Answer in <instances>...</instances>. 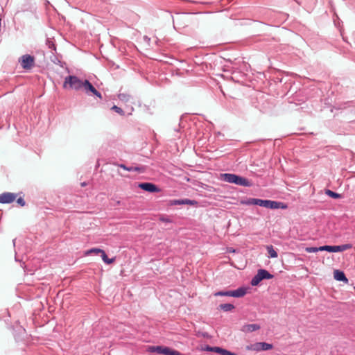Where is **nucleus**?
Masks as SVG:
<instances>
[{"label":"nucleus","instance_id":"nucleus-1","mask_svg":"<svg viewBox=\"0 0 355 355\" xmlns=\"http://www.w3.org/2000/svg\"><path fill=\"white\" fill-rule=\"evenodd\" d=\"M222 180L229 183L243 187H250L252 183L245 178L233 173H224L221 175Z\"/></svg>","mask_w":355,"mask_h":355},{"label":"nucleus","instance_id":"nucleus-2","mask_svg":"<svg viewBox=\"0 0 355 355\" xmlns=\"http://www.w3.org/2000/svg\"><path fill=\"white\" fill-rule=\"evenodd\" d=\"M83 86L84 81H82L76 76H67L64 79V82L63 84L64 88L69 87L70 89H73L75 90H78L83 87Z\"/></svg>","mask_w":355,"mask_h":355},{"label":"nucleus","instance_id":"nucleus-3","mask_svg":"<svg viewBox=\"0 0 355 355\" xmlns=\"http://www.w3.org/2000/svg\"><path fill=\"white\" fill-rule=\"evenodd\" d=\"M246 294V288L240 287L234 291H220L214 293L215 296H227L233 297H241Z\"/></svg>","mask_w":355,"mask_h":355},{"label":"nucleus","instance_id":"nucleus-4","mask_svg":"<svg viewBox=\"0 0 355 355\" xmlns=\"http://www.w3.org/2000/svg\"><path fill=\"white\" fill-rule=\"evenodd\" d=\"M150 352L164 355H182L180 352L165 346H152L150 347Z\"/></svg>","mask_w":355,"mask_h":355},{"label":"nucleus","instance_id":"nucleus-5","mask_svg":"<svg viewBox=\"0 0 355 355\" xmlns=\"http://www.w3.org/2000/svg\"><path fill=\"white\" fill-rule=\"evenodd\" d=\"M352 248V244L347 243L340 245H323L320 246V249L322 250V251H327L329 252H338L351 249Z\"/></svg>","mask_w":355,"mask_h":355},{"label":"nucleus","instance_id":"nucleus-6","mask_svg":"<svg viewBox=\"0 0 355 355\" xmlns=\"http://www.w3.org/2000/svg\"><path fill=\"white\" fill-rule=\"evenodd\" d=\"M34 58L28 54L24 55L19 59L21 66L24 69H31L34 64Z\"/></svg>","mask_w":355,"mask_h":355},{"label":"nucleus","instance_id":"nucleus-7","mask_svg":"<svg viewBox=\"0 0 355 355\" xmlns=\"http://www.w3.org/2000/svg\"><path fill=\"white\" fill-rule=\"evenodd\" d=\"M83 88L87 94H89L90 92L96 97L99 98L100 99H102L103 97L101 94L91 84V83L89 80H84Z\"/></svg>","mask_w":355,"mask_h":355},{"label":"nucleus","instance_id":"nucleus-8","mask_svg":"<svg viewBox=\"0 0 355 355\" xmlns=\"http://www.w3.org/2000/svg\"><path fill=\"white\" fill-rule=\"evenodd\" d=\"M138 187L150 193H157L160 191V189L151 182H141L138 184Z\"/></svg>","mask_w":355,"mask_h":355},{"label":"nucleus","instance_id":"nucleus-9","mask_svg":"<svg viewBox=\"0 0 355 355\" xmlns=\"http://www.w3.org/2000/svg\"><path fill=\"white\" fill-rule=\"evenodd\" d=\"M17 197V194L14 193L5 192L0 195V203L8 204L12 202Z\"/></svg>","mask_w":355,"mask_h":355},{"label":"nucleus","instance_id":"nucleus-10","mask_svg":"<svg viewBox=\"0 0 355 355\" xmlns=\"http://www.w3.org/2000/svg\"><path fill=\"white\" fill-rule=\"evenodd\" d=\"M273 107L272 103L268 101L267 100H264L263 97L260 98V101H259L258 108L262 112H267L270 111Z\"/></svg>","mask_w":355,"mask_h":355},{"label":"nucleus","instance_id":"nucleus-11","mask_svg":"<svg viewBox=\"0 0 355 355\" xmlns=\"http://www.w3.org/2000/svg\"><path fill=\"white\" fill-rule=\"evenodd\" d=\"M198 204V202L195 200H190V199H178V200H173L171 202L172 205H188L191 206H196Z\"/></svg>","mask_w":355,"mask_h":355},{"label":"nucleus","instance_id":"nucleus-12","mask_svg":"<svg viewBox=\"0 0 355 355\" xmlns=\"http://www.w3.org/2000/svg\"><path fill=\"white\" fill-rule=\"evenodd\" d=\"M266 208H269V209H286L287 205L285 203L282 202H277V201L268 200Z\"/></svg>","mask_w":355,"mask_h":355},{"label":"nucleus","instance_id":"nucleus-13","mask_svg":"<svg viewBox=\"0 0 355 355\" xmlns=\"http://www.w3.org/2000/svg\"><path fill=\"white\" fill-rule=\"evenodd\" d=\"M261 328L258 324H247L242 327L241 331L245 333L253 332Z\"/></svg>","mask_w":355,"mask_h":355},{"label":"nucleus","instance_id":"nucleus-14","mask_svg":"<svg viewBox=\"0 0 355 355\" xmlns=\"http://www.w3.org/2000/svg\"><path fill=\"white\" fill-rule=\"evenodd\" d=\"M334 278L338 281H341V282H347V279L345 277V273L343 271H340L338 270H335Z\"/></svg>","mask_w":355,"mask_h":355},{"label":"nucleus","instance_id":"nucleus-15","mask_svg":"<svg viewBox=\"0 0 355 355\" xmlns=\"http://www.w3.org/2000/svg\"><path fill=\"white\" fill-rule=\"evenodd\" d=\"M258 272H259V275H261V278L262 280L270 279L273 277V275L265 269H259V270H258Z\"/></svg>","mask_w":355,"mask_h":355},{"label":"nucleus","instance_id":"nucleus-16","mask_svg":"<svg viewBox=\"0 0 355 355\" xmlns=\"http://www.w3.org/2000/svg\"><path fill=\"white\" fill-rule=\"evenodd\" d=\"M120 168H123L127 171H135V172H142L143 170L141 167L139 166H126L125 164H121L119 165Z\"/></svg>","mask_w":355,"mask_h":355},{"label":"nucleus","instance_id":"nucleus-17","mask_svg":"<svg viewBox=\"0 0 355 355\" xmlns=\"http://www.w3.org/2000/svg\"><path fill=\"white\" fill-rule=\"evenodd\" d=\"M266 250L268 253V257L269 258H276L277 257L278 254L276 250L274 249L272 245H267Z\"/></svg>","mask_w":355,"mask_h":355},{"label":"nucleus","instance_id":"nucleus-18","mask_svg":"<svg viewBox=\"0 0 355 355\" xmlns=\"http://www.w3.org/2000/svg\"><path fill=\"white\" fill-rule=\"evenodd\" d=\"M219 309L223 310V311L227 312L231 311L234 309V306L232 304H221L219 305Z\"/></svg>","mask_w":355,"mask_h":355},{"label":"nucleus","instance_id":"nucleus-19","mask_svg":"<svg viewBox=\"0 0 355 355\" xmlns=\"http://www.w3.org/2000/svg\"><path fill=\"white\" fill-rule=\"evenodd\" d=\"M118 98L123 102H128L132 98L131 96L125 93H120L118 94Z\"/></svg>","mask_w":355,"mask_h":355},{"label":"nucleus","instance_id":"nucleus-20","mask_svg":"<svg viewBox=\"0 0 355 355\" xmlns=\"http://www.w3.org/2000/svg\"><path fill=\"white\" fill-rule=\"evenodd\" d=\"M262 281L261 278V275H259V272L257 271V273L252 277L251 280V285L252 286H257L260 282Z\"/></svg>","mask_w":355,"mask_h":355},{"label":"nucleus","instance_id":"nucleus-21","mask_svg":"<svg viewBox=\"0 0 355 355\" xmlns=\"http://www.w3.org/2000/svg\"><path fill=\"white\" fill-rule=\"evenodd\" d=\"M261 343H256L254 344H252L250 345H248L246 347L247 350H253V351H261Z\"/></svg>","mask_w":355,"mask_h":355},{"label":"nucleus","instance_id":"nucleus-22","mask_svg":"<svg viewBox=\"0 0 355 355\" xmlns=\"http://www.w3.org/2000/svg\"><path fill=\"white\" fill-rule=\"evenodd\" d=\"M101 254L102 259L105 263L110 264L114 261L115 259L114 258H111V259L108 258L104 250H103Z\"/></svg>","mask_w":355,"mask_h":355},{"label":"nucleus","instance_id":"nucleus-23","mask_svg":"<svg viewBox=\"0 0 355 355\" xmlns=\"http://www.w3.org/2000/svg\"><path fill=\"white\" fill-rule=\"evenodd\" d=\"M325 193L328 196H329V197H331L332 198H334V199H338V198H341V195L340 194H339L338 193H336V192H334V191H333L331 190H329V189L326 190Z\"/></svg>","mask_w":355,"mask_h":355},{"label":"nucleus","instance_id":"nucleus-24","mask_svg":"<svg viewBox=\"0 0 355 355\" xmlns=\"http://www.w3.org/2000/svg\"><path fill=\"white\" fill-rule=\"evenodd\" d=\"M240 203L243 205H254V198H249L242 199L241 200Z\"/></svg>","mask_w":355,"mask_h":355},{"label":"nucleus","instance_id":"nucleus-25","mask_svg":"<svg viewBox=\"0 0 355 355\" xmlns=\"http://www.w3.org/2000/svg\"><path fill=\"white\" fill-rule=\"evenodd\" d=\"M261 343V351H267L269 349H271L273 346L272 344L267 343L265 342H260Z\"/></svg>","mask_w":355,"mask_h":355},{"label":"nucleus","instance_id":"nucleus-26","mask_svg":"<svg viewBox=\"0 0 355 355\" xmlns=\"http://www.w3.org/2000/svg\"><path fill=\"white\" fill-rule=\"evenodd\" d=\"M268 200H262L259 198H254V205H259L260 207H266Z\"/></svg>","mask_w":355,"mask_h":355},{"label":"nucleus","instance_id":"nucleus-27","mask_svg":"<svg viewBox=\"0 0 355 355\" xmlns=\"http://www.w3.org/2000/svg\"><path fill=\"white\" fill-rule=\"evenodd\" d=\"M305 251L309 253H313L317 252L318 251H322V250L320 249V247H307L306 248Z\"/></svg>","mask_w":355,"mask_h":355},{"label":"nucleus","instance_id":"nucleus-28","mask_svg":"<svg viewBox=\"0 0 355 355\" xmlns=\"http://www.w3.org/2000/svg\"><path fill=\"white\" fill-rule=\"evenodd\" d=\"M111 109L121 116H123L125 114L124 111L121 107L116 105H113Z\"/></svg>","mask_w":355,"mask_h":355},{"label":"nucleus","instance_id":"nucleus-29","mask_svg":"<svg viewBox=\"0 0 355 355\" xmlns=\"http://www.w3.org/2000/svg\"><path fill=\"white\" fill-rule=\"evenodd\" d=\"M159 220L163 222V223H171L173 222L172 220L169 217H168L166 216H160L159 217Z\"/></svg>","mask_w":355,"mask_h":355},{"label":"nucleus","instance_id":"nucleus-30","mask_svg":"<svg viewBox=\"0 0 355 355\" xmlns=\"http://www.w3.org/2000/svg\"><path fill=\"white\" fill-rule=\"evenodd\" d=\"M102 251H103V250L99 249V248H92L86 252V254H89L91 253L98 254V253H101Z\"/></svg>","mask_w":355,"mask_h":355},{"label":"nucleus","instance_id":"nucleus-31","mask_svg":"<svg viewBox=\"0 0 355 355\" xmlns=\"http://www.w3.org/2000/svg\"><path fill=\"white\" fill-rule=\"evenodd\" d=\"M220 355H236L235 353L228 351L227 349L222 348L220 354Z\"/></svg>","mask_w":355,"mask_h":355},{"label":"nucleus","instance_id":"nucleus-32","mask_svg":"<svg viewBox=\"0 0 355 355\" xmlns=\"http://www.w3.org/2000/svg\"><path fill=\"white\" fill-rule=\"evenodd\" d=\"M17 202L21 207H24L26 205V202L24 200V199L21 197L19 198L17 200Z\"/></svg>","mask_w":355,"mask_h":355},{"label":"nucleus","instance_id":"nucleus-33","mask_svg":"<svg viewBox=\"0 0 355 355\" xmlns=\"http://www.w3.org/2000/svg\"><path fill=\"white\" fill-rule=\"evenodd\" d=\"M221 349L220 347H213L212 352L220 354Z\"/></svg>","mask_w":355,"mask_h":355},{"label":"nucleus","instance_id":"nucleus-34","mask_svg":"<svg viewBox=\"0 0 355 355\" xmlns=\"http://www.w3.org/2000/svg\"><path fill=\"white\" fill-rule=\"evenodd\" d=\"M212 349H213V347H211L209 345H206L203 348V350L207 351V352H212Z\"/></svg>","mask_w":355,"mask_h":355},{"label":"nucleus","instance_id":"nucleus-35","mask_svg":"<svg viewBox=\"0 0 355 355\" xmlns=\"http://www.w3.org/2000/svg\"><path fill=\"white\" fill-rule=\"evenodd\" d=\"M144 40L147 42H149L150 40V39L148 36H144Z\"/></svg>","mask_w":355,"mask_h":355},{"label":"nucleus","instance_id":"nucleus-36","mask_svg":"<svg viewBox=\"0 0 355 355\" xmlns=\"http://www.w3.org/2000/svg\"><path fill=\"white\" fill-rule=\"evenodd\" d=\"M85 185H86L85 182L82 183V186H83V187H84V186H85Z\"/></svg>","mask_w":355,"mask_h":355}]
</instances>
